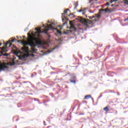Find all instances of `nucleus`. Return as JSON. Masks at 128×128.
Here are the masks:
<instances>
[{"label": "nucleus", "instance_id": "obj_5", "mask_svg": "<svg viewBox=\"0 0 128 128\" xmlns=\"http://www.w3.org/2000/svg\"><path fill=\"white\" fill-rule=\"evenodd\" d=\"M8 66L6 65V63L0 64V71L4 70H8Z\"/></svg>", "mask_w": 128, "mask_h": 128}, {"label": "nucleus", "instance_id": "obj_19", "mask_svg": "<svg viewBox=\"0 0 128 128\" xmlns=\"http://www.w3.org/2000/svg\"><path fill=\"white\" fill-rule=\"evenodd\" d=\"M94 18V16H92V17H90L89 18L92 19V18Z\"/></svg>", "mask_w": 128, "mask_h": 128}, {"label": "nucleus", "instance_id": "obj_6", "mask_svg": "<svg viewBox=\"0 0 128 128\" xmlns=\"http://www.w3.org/2000/svg\"><path fill=\"white\" fill-rule=\"evenodd\" d=\"M16 38H14V39H12L11 40H9V41L8 42H7L6 44H5L4 46H6L9 44V46H12L11 42H16Z\"/></svg>", "mask_w": 128, "mask_h": 128}, {"label": "nucleus", "instance_id": "obj_21", "mask_svg": "<svg viewBox=\"0 0 128 128\" xmlns=\"http://www.w3.org/2000/svg\"><path fill=\"white\" fill-rule=\"evenodd\" d=\"M82 12V10H79V12Z\"/></svg>", "mask_w": 128, "mask_h": 128}, {"label": "nucleus", "instance_id": "obj_16", "mask_svg": "<svg viewBox=\"0 0 128 128\" xmlns=\"http://www.w3.org/2000/svg\"><path fill=\"white\" fill-rule=\"evenodd\" d=\"M54 48H52V50H48V54H50V52H52V50H54Z\"/></svg>", "mask_w": 128, "mask_h": 128}, {"label": "nucleus", "instance_id": "obj_12", "mask_svg": "<svg viewBox=\"0 0 128 128\" xmlns=\"http://www.w3.org/2000/svg\"><path fill=\"white\" fill-rule=\"evenodd\" d=\"M92 98V96L90 95H87L84 98V100H88V98Z\"/></svg>", "mask_w": 128, "mask_h": 128}, {"label": "nucleus", "instance_id": "obj_9", "mask_svg": "<svg viewBox=\"0 0 128 128\" xmlns=\"http://www.w3.org/2000/svg\"><path fill=\"white\" fill-rule=\"evenodd\" d=\"M110 106H106V107L104 108V112H110Z\"/></svg>", "mask_w": 128, "mask_h": 128}, {"label": "nucleus", "instance_id": "obj_4", "mask_svg": "<svg viewBox=\"0 0 128 128\" xmlns=\"http://www.w3.org/2000/svg\"><path fill=\"white\" fill-rule=\"evenodd\" d=\"M52 24H54L53 23L51 24L50 25H49L48 24H47L46 26V28L44 29L43 30V32H44V34H48V31L50 30H52Z\"/></svg>", "mask_w": 128, "mask_h": 128}, {"label": "nucleus", "instance_id": "obj_8", "mask_svg": "<svg viewBox=\"0 0 128 128\" xmlns=\"http://www.w3.org/2000/svg\"><path fill=\"white\" fill-rule=\"evenodd\" d=\"M24 46L22 48V50L23 52H28V47L26 46H27V45H24Z\"/></svg>", "mask_w": 128, "mask_h": 128}, {"label": "nucleus", "instance_id": "obj_28", "mask_svg": "<svg viewBox=\"0 0 128 128\" xmlns=\"http://www.w3.org/2000/svg\"><path fill=\"white\" fill-rule=\"evenodd\" d=\"M0 46H2V43H0Z\"/></svg>", "mask_w": 128, "mask_h": 128}, {"label": "nucleus", "instance_id": "obj_7", "mask_svg": "<svg viewBox=\"0 0 128 128\" xmlns=\"http://www.w3.org/2000/svg\"><path fill=\"white\" fill-rule=\"evenodd\" d=\"M68 12H70V9L67 8L64 10V13L62 14V16L66 18V16H68Z\"/></svg>", "mask_w": 128, "mask_h": 128}, {"label": "nucleus", "instance_id": "obj_29", "mask_svg": "<svg viewBox=\"0 0 128 128\" xmlns=\"http://www.w3.org/2000/svg\"><path fill=\"white\" fill-rule=\"evenodd\" d=\"M82 14H84V12H83V13H82Z\"/></svg>", "mask_w": 128, "mask_h": 128}, {"label": "nucleus", "instance_id": "obj_15", "mask_svg": "<svg viewBox=\"0 0 128 128\" xmlns=\"http://www.w3.org/2000/svg\"><path fill=\"white\" fill-rule=\"evenodd\" d=\"M102 10L104 11V12H110V9H108V8L104 9H102Z\"/></svg>", "mask_w": 128, "mask_h": 128}, {"label": "nucleus", "instance_id": "obj_10", "mask_svg": "<svg viewBox=\"0 0 128 128\" xmlns=\"http://www.w3.org/2000/svg\"><path fill=\"white\" fill-rule=\"evenodd\" d=\"M70 30H74V32H76V28L74 27V26L73 24H72L70 27Z\"/></svg>", "mask_w": 128, "mask_h": 128}, {"label": "nucleus", "instance_id": "obj_17", "mask_svg": "<svg viewBox=\"0 0 128 128\" xmlns=\"http://www.w3.org/2000/svg\"><path fill=\"white\" fill-rule=\"evenodd\" d=\"M70 80V82H73V84H76V80Z\"/></svg>", "mask_w": 128, "mask_h": 128}, {"label": "nucleus", "instance_id": "obj_23", "mask_svg": "<svg viewBox=\"0 0 128 128\" xmlns=\"http://www.w3.org/2000/svg\"><path fill=\"white\" fill-rule=\"evenodd\" d=\"M118 0H114L113 2H118Z\"/></svg>", "mask_w": 128, "mask_h": 128}, {"label": "nucleus", "instance_id": "obj_1", "mask_svg": "<svg viewBox=\"0 0 128 128\" xmlns=\"http://www.w3.org/2000/svg\"><path fill=\"white\" fill-rule=\"evenodd\" d=\"M28 42L23 41L22 44L24 46H31V50L33 52H36L38 50L34 48L36 46H40L42 41L39 38H37L32 36L30 34H28Z\"/></svg>", "mask_w": 128, "mask_h": 128}, {"label": "nucleus", "instance_id": "obj_11", "mask_svg": "<svg viewBox=\"0 0 128 128\" xmlns=\"http://www.w3.org/2000/svg\"><path fill=\"white\" fill-rule=\"evenodd\" d=\"M36 30L38 32V34H42V30H40V28H36Z\"/></svg>", "mask_w": 128, "mask_h": 128}, {"label": "nucleus", "instance_id": "obj_24", "mask_svg": "<svg viewBox=\"0 0 128 128\" xmlns=\"http://www.w3.org/2000/svg\"><path fill=\"white\" fill-rule=\"evenodd\" d=\"M96 16V18H98L100 16V15H97Z\"/></svg>", "mask_w": 128, "mask_h": 128}, {"label": "nucleus", "instance_id": "obj_30", "mask_svg": "<svg viewBox=\"0 0 128 128\" xmlns=\"http://www.w3.org/2000/svg\"><path fill=\"white\" fill-rule=\"evenodd\" d=\"M14 52H15V54H16V51Z\"/></svg>", "mask_w": 128, "mask_h": 128}, {"label": "nucleus", "instance_id": "obj_13", "mask_svg": "<svg viewBox=\"0 0 128 128\" xmlns=\"http://www.w3.org/2000/svg\"><path fill=\"white\" fill-rule=\"evenodd\" d=\"M112 2H114V1L112 0H111L110 2H107L106 3V6H110V4H112Z\"/></svg>", "mask_w": 128, "mask_h": 128}, {"label": "nucleus", "instance_id": "obj_26", "mask_svg": "<svg viewBox=\"0 0 128 128\" xmlns=\"http://www.w3.org/2000/svg\"><path fill=\"white\" fill-rule=\"evenodd\" d=\"M112 6H114V4H112Z\"/></svg>", "mask_w": 128, "mask_h": 128}, {"label": "nucleus", "instance_id": "obj_3", "mask_svg": "<svg viewBox=\"0 0 128 128\" xmlns=\"http://www.w3.org/2000/svg\"><path fill=\"white\" fill-rule=\"evenodd\" d=\"M0 48L1 50V51L0 52V53L1 54L0 56H8V54H4V52H8V49H6V47L4 46Z\"/></svg>", "mask_w": 128, "mask_h": 128}, {"label": "nucleus", "instance_id": "obj_31", "mask_svg": "<svg viewBox=\"0 0 128 128\" xmlns=\"http://www.w3.org/2000/svg\"><path fill=\"white\" fill-rule=\"evenodd\" d=\"M14 48H16V46H14Z\"/></svg>", "mask_w": 128, "mask_h": 128}, {"label": "nucleus", "instance_id": "obj_2", "mask_svg": "<svg viewBox=\"0 0 128 128\" xmlns=\"http://www.w3.org/2000/svg\"><path fill=\"white\" fill-rule=\"evenodd\" d=\"M80 22L82 24H83L86 26H88L89 24H92V21L91 20H86V19L82 17H81L80 18Z\"/></svg>", "mask_w": 128, "mask_h": 128}, {"label": "nucleus", "instance_id": "obj_25", "mask_svg": "<svg viewBox=\"0 0 128 128\" xmlns=\"http://www.w3.org/2000/svg\"><path fill=\"white\" fill-rule=\"evenodd\" d=\"M50 128V126H48L47 127V128Z\"/></svg>", "mask_w": 128, "mask_h": 128}, {"label": "nucleus", "instance_id": "obj_27", "mask_svg": "<svg viewBox=\"0 0 128 128\" xmlns=\"http://www.w3.org/2000/svg\"><path fill=\"white\" fill-rule=\"evenodd\" d=\"M54 30H56V28H54Z\"/></svg>", "mask_w": 128, "mask_h": 128}, {"label": "nucleus", "instance_id": "obj_14", "mask_svg": "<svg viewBox=\"0 0 128 128\" xmlns=\"http://www.w3.org/2000/svg\"><path fill=\"white\" fill-rule=\"evenodd\" d=\"M74 6H74V9H76V8L78 6V2H76L75 4H74Z\"/></svg>", "mask_w": 128, "mask_h": 128}, {"label": "nucleus", "instance_id": "obj_18", "mask_svg": "<svg viewBox=\"0 0 128 128\" xmlns=\"http://www.w3.org/2000/svg\"><path fill=\"white\" fill-rule=\"evenodd\" d=\"M124 0V3L126 4H128V0Z\"/></svg>", "mask_w": 128, "mask_h": 128}, {"label": "nucleus", "instance_id": "obj_22", "mask_svg": "<svg viewBox=\"0 0 128 128\" xmlns=\"http://www.w3.org/2000/svg\"><path fill=\"white\" fill-rule=\"evenodd\" d=\"M57 32H58V33H60V31L58 30H57Z\"/></svg>", "mask_w": 128, "mask_h": 128}, {"label": "nucleus", "instance_id": "obj_20", "mask_svg": "<svg viewBox=\"0 0 128 128\" xmlns=\"http://www.w3.org/2000/svg\"><path fill=\"white\" fill-rule=\"evenodd\" d=\"M126 20H128V18H126L124 20V22H126Z\"/></svg>", "mask_w": 128, "mask_h": 128}]
</instances>
